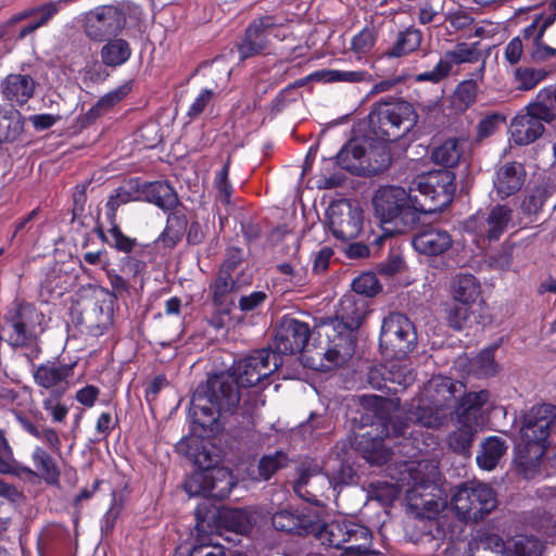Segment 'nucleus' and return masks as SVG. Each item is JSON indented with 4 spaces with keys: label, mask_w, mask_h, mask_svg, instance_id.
Masks as SVG:
<instances>
[{
    "label": "nucleus",
    "mask_w": 556,
    "mask_h": 556,
    "mask_svg": "<svg viewBox=\"0 0 556 556\" xmlns=\"http://www.w3.org/2000/svg\"><path fill=\"white\" fill-rule=\"evenodd\" d=\"M367 314L364 300L345 295L340 300L336 317L317 328L318 346H315L305 365L313 369H330L345 363L354 352L352 331L358 329Z\"/></svg>",
    "instance_id": "obj_1"
},
{
    "label": "nucleus",
    "mask_w": 556,
    "mask_h": 556,
    "mask_svg": "<svg viewBox=\"0 0 556 556\" xmlns=\"http://www.w3.org/2000/svg\"><path fill=\"white\" fill-rule=\"evenodd\" d=\"M239 384L230 374L215 375L194 391L191 399V415L203 429L214 431L218 418L233 413L240 402Z\"/></svg>",
    "instance_id": "obj_2"
},
{
    "label": "nucleus",
    "mask_w": 556,
    "mask_h": 556,
    "mask_svg": "<svg viewBox=\"0 0 556 556\" xmlns=\"http://www.w3.org/2000/svg\"><path fill=\"white\" fill-rule=\"evenodd\" d=\"M45 315L27 302H14L3 316L1 331L5 342L13 349H27L33 362L40 353L39 338L45 331Z\"/></svg>",
    "instance_id": "obj_3"
},
{
    "label": "nucleus",
    "mask_w": 556,
    "mask_h": 556,
    "mask_svg": "<svg viewBox=\"0 0 556 556\" xmlns=\"http://www.w3.org/2000/svg\"><path fill=\"white\" fill-rule=\"evenodd\" d=\"M376 215L382 224H393L391 231L404 232L413 227L419 213L425 211V203L417 195L407 193L402 187L384 186L374 197Z\"/></svg>",
    "instance_id": "obj_4"
},
{
    "label": "nucleus",
    "mask_w": 556,
    "mask_h": 556,
    "mask_svg": "<svg viewBox=\"0 0 556 556\" xmlns=\"http://www.w3.org/2000/svg\"><path fill=\"white\" fill-rule=\"evenodd\" d=\"M456 383L448 377H434L426 386L428 403H413L406 419L427 428L445 425L456 399Z\"/></svg>",
    "instance_id": "obj_5"
},
{
    "label": "nucleus",
    "mask_w": 556,
    "mask_h": 556,
    "mask_svg": "<svg viewBox=\"0 0 556 556\" xmlns=\"http://www.w3.org/2000/svg\"><path fill=\"white\" fill-rule=\"evenodd\" d=\"M407 471L412 480V486L406 490L409 506L416 509L420 517L434 519L447 505L435 484L439 473L437 466L428 460H421L409 464Z\"/></svg>",
    "instance_id": "obj_6"
},
{
    "label": "nucleus",
    "mask_w": 556,
    "mask_h": 556,
    "mask_svg": "<svg viewBox=\"0 0 556 556\" xmlns=\"http://www.w3.org/2000/svg\"><path fill=\"white\" fill-rule=\"evenodd\" d=\"M367 138L378 142H392L401 139L416 123V114L406 101H381L368 116Z\"/></svg>",
    "instance_id": "obj_7"
},
{
    "label": "nucleus",
    "mask_w": 556,
    "mask_h": 556,
    "mask_svg": "<svg viewBox=\"0 0 556 556\" xmlns=\"http://www.w3.org/2000/svg\"><path fill=\"white\" fill-rule=\"evenodd\" d=\"M555 418V407L549 404L533 406L525 416L520 429L517 454L525 466L534 467L547 448L549 429Z\"/></svg>",
    "instance_id": "obj_8"
},
{
    "label": "nucleus",
    "mask_w": 556,
    "mask_h": 556,
    "mask_svg": "<svg viewBox=\"0 0 556 556\" xmlns=\"http://www.w3.org/2000/svg\"><path fill=\"white\" fill-rule=\"evenodd\" d=\"M450 504L458 520L476 523L495 509L497 498L490 485L471 481L455 488Z\"/></svg>",
    "instance_id": "obj_9"
},
{
    "label": "nucleus",
    "mask_w": 556,
    "mask_h": 556,
    "mask_svg": "<svg viewBox=\"0 0 556 556\" xmlns=\"http://www.w3.org/2000/svg\"><path fill=\"white\" fill-rule=\"evenodd\" d=\"M455 175L451 170H432L417 176L410 190H418L421 202L425 203L422 213L441 211L453 200L456 186Z\"/></svg>",
    "instance_id": "obj_10"
},
{
    "label": "nucleus",
    "mask_w": 556,
    "mask_h": 556,
    "mask_svg": "<svg viewBox=\"0 0 556 556\" xmlns=\"http://www.w3.org/2000/svg\"><path fill=\"white\" fill-rule=\"evenodd\" d=\"M416 343V329L405 315L392 313L383 319L379 345L386 355L402 358L415 348Z\"/></svg>",
    "instance_id": "obj_11"
},
{
    "label": "nucleus",
    "mask_w": 556,
    "mask_h": 556,
    "mask_svg": "<svg viewBox=\"0 0 556 556\" xmlns=\"http://www.w3.org/2000/svg\"><path fill=\"white\" fill-rule=\"evenodd\" d=\"M471 553H500L506 556H542L544 545L532 535L519 534L506 542L494 533H482L470 545Z\"/></svg>",
    "instance_id": "obj_12"
},
{
    "label": "nucleus",
    "mask_w": 556,
    "mask_h": 556,
    "mask_svg": "<svg viewBox=\"0 0 556 556\" xmlns=\"http://www.w3.org/2000/svg\"><path fill=\"white\" fill-rule=\"evenodd\" d=\"M236 482L225 467H207L190 475L185 481V490L190 496L226 498Z\"/></svg>",
    "instance_id": "obj_13"
},
{
    "label": "nucleus",
    "mask_w": 556,
    "mask_h": 556,
    "mask_svg": "<svg viewBox=\"0 0 556 556\" xmlns=\"http://www.w3.org/2000/svg\"><path fill=\"white\" fill-rule=\"evenodd\" d=\"M406 424L392 421L376 426L355 439L357 452L371 465H383L391 457V450L384 444L383 437H401L406 434Z\"/></svg>",
    "instance_id": "obj_14"
},
{
    "label": "nucleus",
    "mask_w": 556,
    "mask_h": 556,
    "mask_svg": "<svg viewBox=\"0 0 556 556\" xmlns=\"http://www.w3.org/2000/svg\"><path fill=\"white\" fill-rule=\"evenodd\" d=\"M282 365V359L273 350L262 349L240 359L233 368V377L242 388L257 384Z\"/></svg>",
    "instance_id": "obj_15"
},
{
    "label": "nucleus",
    "mask_w": 556,
    "mask_h": 556,
    "mask_svg": "<svg viewBox=\"0 0 556 556\" xmlns=\"http://www.w3.org/2000/svg\"><path fill=\"white\" fill-rule=\"evenodd\" d=\"M327 215L330 230L337 239L352 240L361 232L363 212L357 204L349 200H339L329 206Z\"/></svg>",
    "instance_id": "obj_16"
},
{
    "label": "nucleus",
    "mask_w": 556,
    "mask_h": 556,
    "mask_svg": "<svg viewBox=\"0 0 556 556\" xmlns=\"http://www.w3.org/2000/svg\"><path fill=\"white\" fill-rule=\"evenodd\" d=\"M126 24V16L116 7L103 5L87 13L84 30L88 38L102 41L117 35Z\"/></svg>",
    "instance_id": "obj_17"
},
{
    "label": "nucleus",
    "mask_w": 556,
    "mask_h": 556,
    "mask_svg": "<svg viewBox=\"0 0 556 556\" xmlns=\"http://www.w3.org/2000/svg\"><path fill=\"white\" fill-rule=\"evenodd\" d=\"M366 142L359 139H352L345 143L337 154V163L343 169L356 175H377L386 170L388 155L382 152L378 163L366 164L367 147Z\"/></svg>",
    "instance_id": "obj_18"
},
{
    "label": "nucleus",
    "mask_w": 556,
    "mask_h": 556,
    "mask_svg": "<svg viewBox=\"0 0 556 556\" xmlns=\"http://www.w3.org/2000/svg\"><path fill=\"white\" fill-rule=\"evenodd\" d=\"M311 330L306 323L285 317L279 324L274 338V352L280 356L303 353L308 345Z\"/></svg>",
    "instance_id": "obj_19"
},
{
    "label": "nucleus",
    "mask_w": 556,
    "mask_h": 556,
    "mask_svg": "<svg viewBox=\"0 0 556 556\" xmlns=\"http://www.w3.org/2000/svg\"><path fill=\"white\" fill-rule=\"evenodd\" d=\"M527 180V170L522 163L507 161L494 167L492 176V193L497 200H506L517 194Z\"/></svg>",
    "instance_id": "obj_20"
},
{
    "label": "nucleus",
    "mask_w": 556,
    "mask_h": 556,
    "mask_svg": "<svg viewBox=\"0 0 556 556\" xmlns=\"http://www.w3.org/2000/svg\"><path fill=\"white\" fill-rule=\"evenodd\" d=\"M317 527L313 533L321 542L323 545L337 549H344L346 542L368 539V528L346 521H332L320 526L315 521Z\"/></svg>",
    "instance_id": "obj_21"
},
{
    "label": "nucleus",
    "mask_w": 556,
    "mask_h": 556,
    "mask_svg": "<svg viewBox=\"0 0 556 556\" xmlns=\"http://www.w3.org/2000/svg\"><path fill=\"white\" fill-rule=\"evenodd\" d=\"M369 383L378 389L397 392V387L405 389L415 381V375L407 364L400 358L370 370Z\"/></svg>",
    "instance_id": "obj_22"
},
{
    "label": "nucleus",
    "mask_w": 556,
    "mask_h": 556,
    "mask_svg": "<svg viewBox=\"0 0 556 556\" xmlns=\"http://www.w3.org/2000/svg\"><path fill=\"white\" fill-rule=\"evenodd\" d=\"M74 375V365L62 364L59 362H47L34 366L33 378L35 383L51 394L61 397L71 387V378Z\"/></svg>",
    "instance_id": "obj_23"
},
{
    "label": "nucleus",
    "mask_w": 556,
    "mask_h": 556,
    "mask_svg": "<svg viewBox=\"0 0 556 556\" xmlns=\"http://www.w3.org/2000/svg\"><path fill=\"white\" fill-rule=\"evenodd\" d=\"M276 37V24L270 16L254 20L247 28L244 38L238 45L240 59L244 60L263 52L270 37Z\"/></svg>",
    "instance_id": "obj_24"
},
{
    "label": "nucleus",
    "mask_w": 556,
    "mask_h": 556,
    "mask_svg": "<svg viewBox=\"0 0 556 556\" xmlns=\"http://www.w3.org/2000/svg\"><path fill=\"white\" fill-rule=\"evenodd\" d=\"M547 22H540L533 18L532 22L523 28L522 38L526 51L533 63H544L556 56V49L543 42V36L551 26Z\"/></svg>",
    "instance_id": "obj_25"
},
{
    "label": "nucleus",
    "mask_w": 556,
    "mask_h": 556,
    "mask_svg": "<svg viewBox=\"0 0 556 556\" xmlns=\"http://www.w3.org/2000/svg\"><path fill=\"white\" fill-rule=\"evenodd\" d=\"M453 245V239L448 231L428 227L413 238V247L419 254L428 256L442 255Z\"/></svg>",
    "instance_id": "obj_26"
},
{
    "label": "nucleus",
    "mask_w": 556,
    "mask_h": 556,
    "mask_svg": "<svg viewBox=\"0 0 556 556\" xmlns=\"http://www.w3.org/2000/svg\"><path fill=\"white\" fill-rule=\"evenodd\" d=\"M546 122L531 114L528 108L516 115L511 123V136L514 141L519 146H527L539 139L544 130Z\"/></svg>",
    "instance_id": "obj_27"
},
{
    "label": "nucleus",
    "mask_w": 556,
    "mask_h": 556,
    "mask_svg": "<svg viewBox=\"0 0 556 556\" xmlns=\"http://www.w3.org/2000/svg\"><path fill=\"white\" fill-rule=\"evenodd\" d=\"M471 419L456 416L454 430L446 437V444L454 453L467 456L477 433L481 429L480 421H470Z\"/></svg>",
    "instance_id": "obj_28"
},
{
    "label": "nucleus",
    "mask_w": 556,
    "mask_h": 556,
    "mask_svg": "<svg viewBox=\"0 0 556 556\" xmlns=\"http://www.w3.org/2000/svg\"><path fill=\"white\" fill-rule=\"evenodd\" d=\"M513 226L514 210L507 204H495L490 208L482 223L480 235L489 241H496Z\"/></svg>",
    "instance_id": "obj_29"
},
{
    "label": "nucleus",
    "mask_w": 556,
    "mask_h": 556,
    "mask_svg": "<svg viewBox=\"0 0 556 556\" xmlns=\"http://www.w3.org/2000/svg\"><path fill=\"white\" fill-rule=\"evenodd\" d=\"M315 516L294 514L289 509H281L273 515L271 522L276 530L296 533L300 535L314 532Z\"/></svg>",
    "instance_id": "obj_30"
},
{
    "label": "nucleus",
    "mask_w": 556,
    "mask_h": 556,
    "mask_svg": "<svg viewBox=\"0 0 556 556\" xmlns=\"http://www.w3.org/2000/svg\"><path fill=\"white\" fill-rule=\"evenodd\" d=\"M1 90L8 101L22 105L33 97L35 81L29 75L10 74L2 81Z\"/></svg>",
    "instance_id": "obj_31"
},
{
    "label": "nucleus",
    "mask_w": 556,
    "mask_h": 556,
    "mask_svg": "<svg viewBox=\"0 0 556 556\" xmlns=\"http://www.w3.org/2000/svg\"><path fill=\"white\" fill-rule=\"evenodd\" d=\"M507 448L508 445L504 439L496 435L485 438L481 442L476 457L478 466L488 471L493 470L505 455Z\"/></svg>",
    "instance_id": "obj_32"
},
{
    "label": "nucleus",
    "mask_w": 556,
    "mask_h": 556,
    "mask_svg": "<svg viewBox=\"0 0 556 556\" xmlns=\"http://www.w3.org/2000/svg\"><path fill=\"white\" fill-rule=\"evenodd\" d=\"M251 283L252 275L245 270H240L236 277L230 275L226 278H216L212 286V296L214 304L223 305L227 294L239 292Z\"/></svg>",
    "instance_id": "obj_33"
},
{
    "label": "nucleus",
    "mask_w": 556,
    "mask_h": 556,
    "mask_svg": "<svg viewBox=\"0 0 556 556\" xmlns=\"http://www.w3.org/2000/svg\"><path fill=\"white\" fill-rule=\"evenodd\" d=\"M220 520L227 531L235 536L247 534L256 523L257 516L248 508H230L220 514Z\"/></svg>",
    "instance_id": "obj_34"
},
{
    "label": "nucleus",
    "mask_w": 556,
    "mask_h": 556,
    "mask_svg": "<svg viewBox=\"0 0 556 556\" xmlns=\"http://www.w3.org/2000/svg\"><path fill=\"white\" fill-rule=\"evenodd\" d=\"M31 460L35 469L34 473L28 476H36L43 479L48 484L55 485L59 483L60 470L54 458L41 446H36L31 453Z\"/></svg>",
    "instance_id": "obj_35"
},
{
    "label": "nucleus",
    "mask_w": 556,
    "mask_h": 556,
    "mask_svg": "<svg viewBox=\"0 0 556 556\" xmlns=\"http://www.w3.org/2000/svg\"><path fill=\"white\" fill-rule=\"evenodd\" d=\"M466 141L459 138H448L432 150L431 159L444 167L456 166L464 153Z\"/></svg>",
    "instance_id": "obj_36"
},
{
    "label": "nucleus",
    "mask_w": 556,
    "mask_h": 556,
    "mask_svg": "<svg viewBox=\"0 0 556 556\" xmlns=\"http://www.w3.org/2000/svg\"><path fill=\"white\" fill-rule=\"evenodd\" d=\"M24 116L16 109L0 108V143L15 141L24 129Z\"/></svg>",
    "instance_id": "obj_37"
},
{
    "label": "nucleus",
    "mask_w": 556,
    "mask_h": 556,
    "mask_svg": "<svg viewBox=\"0 0 556 556\" xmlns=\"http://www.w3.org/2000/svg\"><path fill=\"white\" fill-rule=\"evenodd\" d=\"M451 293L455 301L469 305L475 303L480 295L481 287L475 276L459 275L453 280Z\"/></svg>",
    "instance_id": "obj_38"
},
{
    "label": "nucleus",
    "mask_w": 556,
    "mask_h": 556,
    "mask_svg": "<svg viewBox=\"0 0 556 556\" xmlns=\"http://www.w3.org/2000/svg\"><path fill=\"white\" fill-rule=\"evenodd\" d=\"M421 40V31L417 28L408 27L397 34L394 43L386 51L384 54L388 58H402L408 55L420 47Z\"/></svg>",
    "instance_id": "obj_39"
},
{
    "label": "nucleus",
    "mask_w": 556,
    "mask_h": 556,
    "mask_svg": "<svg viewBox=\"0 0 556 556\" xmlns=\"http://www.w3.org/2000/svg\"><path fill=\"white\" fill-rule=\"evenodd\" d=\"M528 108L531 114L551 123L556 117V87H545L539 91L533 102Z\"/></svg>",
    "instance_id": "obj_40"
},
{
    "label": "nucleus",
    "mask_w": 556,
    "mask_h": 556,
    "mask_svg": "<svg viewBox=\"0 0 556 556\" xmlns=\"http://www.w3.org/2000/svg\"><path fill=\"white\" fill-rule=\"evenodd\" d=\"M63 1H50L40 5L33 7L31 22L21 28L17 39L23 40L28 35L35 33L38 28L48 24V22L59 12Z\"/></svg>",
    "instance_id": "obj_41"
},
{
    "label": "nucleus",
    "mask_w": 556,
    "mask_h": 556,
    "mask_svg": "<svg viewBox=\"0 0 556 556\" xmlns=\"http://www.w3.org/2000/svg\"><path fill=\"white\" fill-rule=\"evenodd\" d=\"M490 392L488 390H481L479 392H469L465 394L456 408V416L467 417L472 419L471 421H480L481 408L489 402Z\"/></svg>",
    "instance_id": "obj_42"
},
{
    "label": "nucleus",
    "mask_w": 556,
    "mask_h": 556,
    "mask_svg": "<svg viewBox=\"0 0 556 556\" xmlns=\"http://www.w3.org/2000/svg\"><path fill=\"white\" fill-rule=\"evenodd\" d=\"M0 473L21 476L34 473L31 468L20 464L13 454V448L7 438L5 431L0 428Z\"/></svg>",
    "instance_id": "obj_43"
},
{
    "label": "nucleus",
    "mask_w": 556,
    "mask_h": 556,
    "mask_svg": "<svg viewBox=\"0 0 556 556\" xmlns=\"http://www.w3.org/2000/svg\"><path fill=\"white\" fill-rule=\"evenodd\" d=\"M477 93L478 85L475 79L459 83L450 98L451 108L456 113L465 112L475 103Z\"/></svg>",
    "instance_id": "obj_44"
},
{
    "label": "nucleus",
    "mask_w": 556,
    "mask_h": 556,
    "mask_svg": "<svg viewBox=\"0 0 556 556\" xmlns=\"http://www.w3.org/2000/svg\"><path fill=\"white\" fill-rule=\"evenodd\" d=\"M147 199L167 211L174 208L178 203L177 194L166 182L155 181L150 184L146 190Z\"/></svg>",
    "instance_id": "obj_45"
},
{
    "label": "nucleus",
    "mask_w": 556,
    "mask_h": 556,
    "mask_svg": "<svg viewBox=\"0 0 556 556\" xmlns=\"http://www.w3.org/2000/svg\"><path fill=\"white\" fill-rule=\"evenodd\" d=\"M131 55L129 43L124 39L110 40L102 47L101 59L108 66H118L124 64Z\"/></svg>",
    "instance_id": "obj_46"
},
{
    "label": "nucleus",
    "mask_w": 556,
    "mask_h": 556,
    "mask_svg": "<svg viewBox=\"0 0 556 556\" xmlns=\"http://www.w3.org/2000/svg\"><path fill=\"white\" fill-rule=\"evenodd\" d=\"M319 479H324V477L320 475V468L317 465L303 467L299 471V478L293 484V490L299 497L312 502L315 500L316 494L313 490L307 489V486L312 488V480Z\"/></svg>",
    "instance_id": "obj_47"
},
{
    "label": "nucleus",
    "mask_w": 556,
    "mask_h": 556,
    "mask_svg": "<svg viewBox=\"0 0 556 556\" xmlns=\"http://www.w3.org/2000/svg\"><path fill=\"white\" fill-rule=\"evenodd\" d=\"M150 247L143 245L140 252H131L122 258L121 270L132 278L142 275L147 268V260L150 258Z\"/></svg>",
    "instance_id": "obj_48"
},
{
    "label": "nucleus",
    "mask_w": 556,
    "mask_h": 556,
    "mask_svg": "<svg viewBox=\"0 0 556 556\" xmlns=\"http://www.w3.org/2000/svg\"><path fill=\"white\" fill-rule=\"evenodd\" d=\"M546 76L547 71L544 68L519 66L514 71V81L516 88L521 91L533 89L538 84L544 80Z\"/></svg>",
    "instance_id": "obj_49"
},
{
    "label": "nucleus",
    "mask_w": 556,
    "mask_h": 556,
    "mask_svg": "<svg viewBox=\"0 0 556 556\" xmlns=\"http://www.w3.org/2000/svg\"><path fill=\"white\" fill-rule=\"evenodd\" d=\"M130 84L126 83L109 91L98 100L94 106L89 110L88 115L90 117L100 116L115 104H117L119 101H122L130 92Z\"/></svg>",
    "instance_id": "obj_50"
},
{
    "label": "nucleus",
    "mask_w": 556,
    "mask_h": 556,
    "mask_svg": "<svg viewBox=\"0 0 556 556\" xmlns=\"http://www.w3.org/2000/svg\"><path fill=\"white\" fill-rule=\"evenodd\" d=\"M219 536H214L208 542H202L199 545L193 544L188 551L189 556L200 554L202 556H242L239 551H230L229 547L219 542Z\"/></svg>",
    "instance_id": "obj_51"
},
{
    "label": "nucleus",
    "mask_w": 556,
    "mask_h": 556,
    "mask_svg": "<svg viewBox=\"0 0 556 556\" xmlns=\"http://www.w3.org/2000/svg\"><path fill=\"white\" fill-rule=\"evenodd\" d=\"M452 66L462 63L478 62L481 58L480 50L476 45L462 42L457 43L452 50L445 52Z\"/></svg>",
    "instance_id": "obj_52"
},
{
    "label": "nucleus",
    "mask_w": 556,
    "mask_h": 556,
    "mask_svg": "<svg viewBox=\"0 0 556 556\" xmlns=\"http://www.w3.org/2000/svg\"><path fill=\"white\" fill-rule=\"evenodd\" d=\"M109 236L111 241H108V244L124 254L140 252V248L143 247L137 239L126 236L115 224L109 230Z\"/></svg>",
    "instance_id": "obj_53"
},
{
    "label": "nucleus",
    "mask_w": 556,
    "mask_h": 556,
    "mask_svg": "<svg viewBox=\"0 0 556 556\" xmlns=\"http://www.w3.org/2000/svg\"><path fill=\"white\" fill-rule=\"evenodd\" d=\"M137 200V192L125 187H119L110 195L106 202L108 218L114 223L119 206Z\"/></svg>",
    "instance_id": "obj_54"
},
{
    "label": "nucleus",
    "mask_w": 556,
    "mask_h": 556,
    "mask_svg": "<svg viewBox=\"0 0 556 556\" xmlns=\"http://www.w3.org/2000/svg\"><path fill=\"white\" fill-rule=\"evenodd\" d=\"M472 367L477 375L489 377L498 371V365L494 358V349L481 351L472 361Z\"/></svg>",
    "instance_id": "obj_55"
},
{
    "label": "nucleus",
    "mask_w": 556,
    "mask_h": 556,
    "mask_svg": "<svg viewBox=\"0 0 556 556\" xmlns=\"http://www.w3.org/2000/svg\"><path fill=\"white\" fill-rule=\"evenodd\" d=\"M377 40V33L374 27H364L351 40V50L358 55L371 51Z\"/></svg>",
    "instance_id": "obj_56"
},
{
    "label": "nucleus",
    "mask_w": 556,
    "mask_h": 556,
    "mask_svg": "<svg viewBox=\"0 0 556 556\" xmlns=\"http://www.w3.org/2000/svg\"><path fill=\"white\" fill-rule=\"evenodd\" d=\"M185 228L186 218L184 215H170L167 219V226L162 235L163 242L168 247H174L181 239Z\"/></svg>",
    "instance_id": "obj_57"
},
{
    "label": "nucleus",
    "mask_w": 556,
    "mask_h": 556,
    "mask_svg": "<svg viewBox=\"0 0 556 556\" xmlns=\"http://www.w3.org/2000/svg\"><path fill=\"white\" fill-rule=\"evenodd\" d=\"M288 457L282 452L265 455L258 463V473L263 480H268L278 469L287 465Z\"/></svg>",
    "instance_id": "obj_58"
},
{
    "label": "nucleus",
    "mask_w": 556,
    "mask_h": 556,
    "mask_svg": "<svg viewBox=\"0 0 556 556\" xmlns=\"http://www.w3.org/2000/svg\"><path fill=\"white\" fill-rule=\"evenodd\" d=\"M229 175V160L216 173L214 184L217 189V200L223 204H229L232 194V186L228 179Z\"/></svg>",
    "instance_id": "obj_59"
},
{
    "label": "nucleus",
    "mask_w": 556,
    "mask_h": 556,
    "mask_svg": "<svg viewBox=\"0 0 556 556\" xmlns=\"http://www.w3.org/2000/svg\"><path fill=\"white\" fill-rule=\"evenodd\" d=\"M452 68L453 66L450 63L446 54L444 53V55L440 59V61L435 64V66L432 70L418 74L416 76V80L430 81L437 84L442 79L446 78L450 75Z\"/></svg>",
    "instance_id": "obj_60"
},
{
    "label": "nucleus",
    "mask_w": 556,
    "mask_h": 556,
    "mask_svg": "<svg viewBox=\"0 0 556 556\" xmlns=\"http://www.w3.org/2000/svg\"><path fill=\"white\" fill-rule=\"evenodd\" d=\"M324 76L327 81L361 83L372 80L371 75L365 71L330 70Z\"/></svg>",
    "instance_id": "obj_61"
},
{
    "label": "nucleus",
    "mask_w": 556,
    "mask_h": 556,
    "mask_svg": "<svg viewBox=\"0 0 556 556\" xmlns=\"http://www.w3.org/2000/svg\"><path fill=\"white\" fill-rule=\"evenodd\" d=\"M352 288L359 295L372 296L379 291L380 285L374 274L365 273L353 280Z\"/></svg>",
    "instance_id": "obj_62"
},
{
    "label": "nucleus",
    "mask_w": 556,
    "mask_h": 556,
    "mask_svg": "<svg viewBox=\"0 0 556 556\" xmlns=\"http://www.w3.org/2000/svg\"><path fill=\"white\" fill-rule=\"evenodd\" d=\"M331 428V420L329 417L312 413L308 420L301 425L303 434L320 435L326 433Z\"/></svg>",
    "instance_id": "obj_63"
},
{
    "label": "nucleus",
    "mask_w": 556,
    "mask_h": 556,
    "mask_svg": "<svg viewBox=\"0 0 556 556\" xmlns=\"http://www.w3.org/2000/svg\"><path fill=\"white\" fill-rule=\"evenodd\" d=\"M243 261V252L238 248H229L216 278H226L235 273Z\"/></svg>",
    "instance_id": "obj_64"
}]
</instances>
